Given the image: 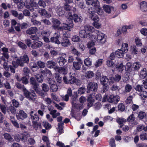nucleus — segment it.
<instances>
[{
  "mask_svg": "<svg viewBox=\"0 0 147 147\" xmlns=\"http://www.w3.org/2000/svg\"><path fill=\"white\" fill-rule=\"evenodd\" d=\"M36 78L37 80L40 82H42L43 79V76L42 74H36Z\"/></svg>",
  "mask_w": 147,
  "mask_h": 147,
  "instance_id": "45",
  "label": "nucleus"
},
{
  "mask_svg": "<svg viewBox=\"0 0 147 147\" xmlns=\"http://www.w3.org/2000/svg\"><path fill=\"white\" fill-rule=\"evenodd\" d=\"M121 49V50H122L125 53H126L128 49V44L126 43H122Z\"/></svg>",
  "mask_w": 147,
  "mask_h": 147,
  "instance_id": "41",
  "label": "nucleus"
},
{
  "mask_svg": "<svg viewBox=\"0 0 147 147\" xmlns=\"http://www.w3.org/2000/svg\"><path fill=\"white\" fill-rule=\"evenodd\" d=\"M125 107L124 104L122 103H119L118 106V110L123 112L125 110Z\"/></svg>",
  "mask_w": 147,
  "mask_h": 147,
  "instance_id": "42",
  "label": "nucleus"
},
{
  "mask_svg": "<svg viewBox=\"0 0 147 147\" xmlns=\"http://www.w3.org/2000/svg\"><path fill=\"white\" fill-rule=\"evenodd\" d=\"M37 121H32L33 127L36 130L38 129V124Z\"/></svg>",
  "mask_w": 147,
  "mask_h": 147,
  "instance_id": "61",
  "label": "nucleus"
},
{
  "mask_svg": "<svg viewBox=\"0 0 147 147\" xmlns=\"http://www.w3.org/2000/svg\"><path fill=\"white\" fill-rule=\"evenodd\" d=\"M125 92L126 93L130 92L132 89V87L130 85L127 84L125 86Z\"/></svg>",
  "mask_w": 147,
  "mask_h": 147,
  "instance_id": "48",
  "label": "nucleus"
},
{
  "mask_svg": "<svg viewBox=\"0 0 147 147\" xmlns=\"http://www.w3.org/2000/svg\"><path fill=\"white\" fill-rule=\"evenodd\" d=\"M97 36L92 35V39L94 41H96L100 44H104L106 41L105 35L101 32L98 30L96 31Z\"/></svg>",
  "mask_w": 147,
  "mask_h": 147,
  "instance_id": "4",
  "label": "nucleus"
},
{
  "mask_svg": "<svg viewBox=\"0 0 147 147\" xmlns=\"http://www.w3.org/2000/svg\"><path fill=\"white\" fill-rule=\"evenodd\" d=\"M135 119L134 115L133 114H132L128 117L127 120L129 122H133Z\"/></svg>",
  "mask_w": 147,
  "mask_h": 147,
  "instance_id": "49",
  "label": "nucleus"
},
{
  "mask_svg": "<svg viewBox=\"0 0 147 147\" xmlns=\"http://www.w3.org/2000/svg\"><path fill=\"white\" fill-rule=\"evenodd\" d=\"M103 60L102 59H99L96 61L95 63V65L96 67H98L100 66L102 63Z\"/></svg>",
  "mask_w": 147,
  "mask_h": 147,
  "instance_id": "58",
  "label": "nucleus"
},
{
  "mask_svg": "<svg viewBox=\"0 0 147 147\" xmlns=\"http://www.w3.org/2000/svg\"><path fill=\"white\" fill-rule=\"evenodd\" d=\"M57 61L60 65H63L66 62L65 59L63 57H61L57 59Z\"/></svg>",
  "mask_w": 147,
  "mask_h": 147,
  "instance_id": "38",
  "label": "nucleus"
},
{
  "mask_svg": "<svg viewBox=\"0 0 147 147\" xmlns=\"http://www.w3.org/2000/svg\"><path fill=\"white\" fill-rule=\"evenodd\" d=\"M12 102L13 105V106L14 107H15L16 108H17L19 106L20 104L19 102L15 99L12 100Z\"/></svg>",
  "mask_w": 147,
  "mask_h": 147,
  "instance_id": "56",
  "label": "nucleus"
},
{
  "mask_svg": "<svg viewBox=\"0 0 147 147\" xmlns=\"http://www.w3.org/2000/svg\"><path fill=\"white\" fill-rule=\"evenodd\" d=\"M144 89L143 88V85H137L135 88V90L136 91L140 92L144 90Z\"/></svg>",
  "mask_w": 147,
  "mask_h": 147,
  "instance_id": "51",
  "label": "nucleus"
},
{
  "mask_svg": "<svg viewBox=\"0 0 147 147\" xmlns=\"http://www.w3.org/2000/svg\"><path fill=\"white\" fill-rule=\"evenodd\" d=\"M56 11L57 13L59 16H62L64 14V12L63 10L62 7H59L56 9Z\"/></svg>",
  "mask_w": 147,
  "mask_h": 147,
  "instance_id": "39",
  "label": "nucleus"
},
{
  "mask_svg": "<svg viewBox=\"0 0 147 147\" xmlns=\"http://www.w3.org/2000/svg\"><path fill=\"white\" fill-rule=\"evenodd\" d=\"M2 7L4 9H6L7 8H10L11 6L9 3L6 4L5 3H2L1 4Z\"/></svg>",
  "mask_w": 147,
  "mask_h": 147,
  "instance_id": "53",
  "label": "nucleus"
},
{
  "mask_svg": "<svg viewBox=\"0 0 147 147\" xmlns=\"http://www.w3.org/2000/svg\"><path fill=\"white\" fill-rule=\"evenodd\" d=\"M141 33L144 36H147V29L146 28H142L140 31Z\"/></svg>",
  "mask_w": 147,
  "mask_h": 147,
  "instance_id": "64",
  "label": "nucleus"
},
{
  "mask_svg": "<svg viewBox=\"0 0 147 147\" xmlns=\"http://www.w3.org/2000/svg\"><path fill=\"white\" fill-rule=\"evenodd\" d=\"M18 45L19 47L23 49H26L27 47L26 45L21 42H18Z\"/></svg>",
  "mask_w": 147,
  "mask_h": 147,
  "instance_id": "54",
  "label": "nucleus"
},
{
  "mask_svg": "<svg viewBox=\"0 0 147 147\" xmlns=\"http://www.w3.org/2000/svg\"><path fill=\"white\" fill-rule=\"evenodd\" d=\"M72 40L73 41L77 42L80 40V38L79 36L76 35L73 36L72 38Z\"/></svg>",
  "mask_w": 147,
  "mask_h": 147,
  "instance_id": "60",
  "label": "nucleus"
},
{
  "mask_svg": "<svg viewBox=\"0 0 147 147\" xmlns=\"http://www.w3.org/2000/svg\"><path fill=\"white\" fill-rule=\"evenodd\" d=\"M142 100H145L147 97V92L146 91L142 90L139 94Z\"/></svg>",
  "mask_w": 147,
  "mask_h": 147,
  "instance_id": "33",
  "label": "nucleus"
},
{
  "mask_svg": "<svg viewBox=\"0 0 147 147\" xmlns=\"http://www.w3.org/2000/svg\"><path fill=\"white\" fill-rule=\"evenodd\" d=\"M34 111H32L30 113V116L31 118L32 121H38L39 120V117L36 113H34Z\"/></svg>",
  "mask_w": 147,
  "mask_h": 147,
  "instance_id": "21",
  "label": "nucleus"
},
{
  "mask_svg": "<svg viewBox=\"0 0 147 147\" xmlns=\"http://www.w3.org/2000/svg\"><path fill=\"white\" fill-rule=\"evenodd\" d=\"M73 26L74 24L73 21L71 20H69V23L67 22V24L63 23L61 24V26H58L56 29L61 31H63L64 29L71 31V28H73Z\"/></svg>",
  "mask_w": 147,
  "mask_h": 147,
  "instance_id": "9",
  "label": "nucleus"
},
{
  "mask_svg": "<svg viewBox=\"0 0 147 147\" xmlns=\"http://www.w3.org/2000/svg\"><path fill=\"white\" fill-rule=\"evenodd\" d=\"M98 88V86L97 83L90 82L87 86V93H90L91 91H92L94 92H96Z\"/></svg>",
  "mask_w": 147,
  "mask_h": 147,
  "instance_id": "10",
  "label": "nucleus"
},
{
  "mask_svg": "<svg viewBox=\"0 0 147 147\" xmlns=\"http://www.w3.org/2000/svg\"><path fill=\"white\" fill-rule=\"evenodd\" d=\"M46 65L48 67L53 68L56 65L55 63L52 60L47 61Z\"/></svg>",
  "mask_w": 147,
  "mask_h": 147,
  "instance_id": "37",
  "label": "nucleus"
},
{
  "mask_svg": "<svg viewBox=\"0 0 147 147\" xmlns=\"http://www.w3.org/2000/svg\"><path fill=\"white\" fill-rule=\"evenodd\" d=\"M54 35L55 36L51 38V42L58 45L61 44L64 47H67L70 45V41L68 38L69 35L66 32L63 34L62 37L60 36L58 32L54 33Z\"/></svg>",
  "mask_w": 147,
  "mask_h": 147,
  "instance_id": "1",
  "label": "nucleus"
},
{
  "mask_svg": "<svg viewBox=\"0 0 147 147\" xmlns=\"http://www.w3.org/2000/svg\"><path fill=\"white\" fill-rule=\"evenodd\" d=\"M125 52L121 49H118L115 53L116 57L118 58H122L123 57Z\"/></svg>",
  "mask_w": 147,
  "mask_h": 147,
  "instance_id": "27",
  "label": "nucleus"
},
{
  "mask_svg": "<svg viewBox=\"0 0 147 147\" xmlns=\"http://www.w3.org/2000/svg\"><path fill=\"white\" fill-rule=\"evenodd\" d=\"M30 82L33 89L34 90H36L38 88L39 84L37 82L36 80L34 78L31 77L30 78Z\"/></svg>",
  "mask_w": 147,
  "mask_h": 147,
  "instance_id": "13",
  "label": "nucleus"
},
{
  "mask_svg": "<svg viewBox=\"0 0 147 147\" xmlns=\"http://www.w3.org/2000/svg\"><path fill=\"white\" fill-rule=\"evenodd\" d=\"M19 59L23 63H28L29 62V58L26 55H24L23 56L21 57Z\"/></svg>",
  "mask_w": 147,
  "mask_h": 147,
  "instance_id": "29",
  "label": "nucleus"
},
{
  "mask_svg": "<svg viewBox=\"0 0 147 147\" xmlns=\"http://www.w3.org/2000/svg\"><path fill=\"white\" fill-rule=\"evenodd\" d=\"M100 80L102 85L109 84V80L106 76L100 78Z\"/></svg>",
  "mask_w": 147,
  "mask_h": 147,
  "instance_id": "26",
  "label": "nucleus"
},
{
  "mask_svg": "<svg viewBox=\"0 0 147 147\" xmlns=\"http://www.w3.org/2000/svg\"><path fill=\"white\" fill-rule=\"evenodd\" d=\"M135 42L137 46L140 47L142 45L141 39L138 37H136L135 39Z\"/></svg>",
  "mask_w": 147,
  "mask_h": 147,
  "instance_id": "52",
  "label": "nucleus"
},
{
  "mask_svg": "<svg viewBox=\"0 0 147 147\" xmlns=\"http://www.w3.org/2000/svg\"><path fill=\"white\" fill-rule=\"evenodd\" d=\"M88 12L89 13V18L94 21V22L93 23L94 26L97 29L100 28L101 24L98 22L99 20V19L96 15L95 10L92 8H90L89 9Z\"/></svg>",
  "mask_w": 147,
  "mask_h": 147,
  "instance_id": "2",
  "label": "nucleus"
},
{
  "mask_svg": "<svg viewBox=\"0 0 147 147\" xmlns=\"http://www.w3.org/2000/svg\"><path fill=\"white\" fill-rule=\"evenodd\" d=\"M117 123L120 125V128H121L123 126V123L125 122L126 121V119L123 118H119L117 119Z\"/></svg>",
  "mask_w": 147,
  "mask_h": 147,
  "instance_id": "25",
  "label": "nucleus"
},
{
  "mask_svg": "<svg viewBox=\"0 0 147 147\" xmlns=\"http://www.w3.org/2000/svg\"><path fill=\"white\" fill-rule=\"evenodd\" d=\"M85 92V88L83 87L79 88L78 90L79 94H83Z\"/></svg>",
  "mask_w": 147,
  "mask_h": 147,
  "instance_id": "63",
  "label": "nucleus"
},
{
  "mask_svg": "<svg viewBox=\"0 0 147 147\" xmlns=\"http://www.w3.org/2000/svg\"><path fill=\"white\" fill-rule=\"evenodd\" d=\"M23 91L24 95L29 100L34 101L36 99V96L34 90H32L31 92H30L24 87L23 88Z\"/></svg>",
  "mask_w": 147,
  "mask_h": 147,
  "instance_id": "6",
  "label": "nucleus"
},
{
  "mask_svg": "<svg viewBox=\"0 0 147 147\" xmlns=\"http://www.w3.org/2000/svg\"><path fill=\"white\" fill-rule=\"evenodd\" d=\"M3 136L9 142H12L14 141L13 138L9 134L5 133L3 134Z\"/></svg>",
  "mask_w": 147,
  "mask_h": 147,
  "instance_id": "30",
  "label": "nucleus"
},
{
  "mask_svg": "<svg viewBox=\"0 0 147 147\" xmlns=\"http://www.w3.org/2000/svg\"><path fill=\"white\" fill-rule=\"evenodd\" d=\"M35 91L36 93L43 99L44 98L45 96L47 94V92H44V91L42 90H40L39 88L37 89L36 90H35Z\"/></svg>",
  "mask_w": 147,
  "mask_h": 147,
  "instance_id": "19",
  "label": "nucleus"
},
{
  "mask_svg": "<svg viewBox=\"0 0 147 147\" xmlns=\"http://www.w3.org/2000/svg\"><path fill=\"white\" fill-rule=\"evenodd\" d=\"M130 49L131 53L133 54L136 55H139L138 49L135 45H133L131 46Z\"/></svg>",
  "mask_w": 147,
  "mask_h": 147,
  "instance_id": "28",
  "label": "nucleus"
},
{
  "mask_svg": "<svg viewBox=\"0 0 147 147\" xmlns=\"http://www.w3.org/2000/svg\"><path fill=\"white\" fill-rule=\"evenodd\" d=\"M131 64L130 63H127L125 67V70L128 71H130L131 70Z\"/></svg>",
  "mask_w": 147,
  "mask_h": 147,
  "instance_id": "55",
  "label": "nucleus"
},
{
  "mask_svg": "<svg viewBox=\"0 0 147 147\" xmlns=\"http://www.w3.org/2000/svg\"><path fill=\"white\" fill-rule=\"evenodd\" d=\"M39 14L43 16H46L47 18L51 17V15L50 14H47V12L45 9H40L38 11Z\"/></svg>",
  "mask_w": 147,
  "mask_h": 147,
  "instance_id": "23",
  "label": "nucleus"
},
{
  "mask_svg": "<svg viewBox=\"0 0 147 147\" xmlns=\"http://www.w3.org/2000/svg\"><path fill=\"white\" fill-rule=\"evenodd\" d=\"M30 66L32 70L33 71L36 70L38 68V67L36 64L34 63H31Z\"/></svg>",
  "mask_w": 147,
  "mask_h": 147,
  "instance_id": "59",
  "label": "nucleus"
},
{
  "mask_svg": "<svg viewBox=\"0 0 147 147\" xmlns=\"http://www.w3.org/2000/svg\"><path fill=\"white\" fill-rule=\"evenodd\" d=\"M19 136L20 140L22 141L25 142L27 140V136L24 134H19Z\"/></svg>",
  "mask_w": 147,
  "mask_h": 147,
  "instance_id": "36",
  "label": "nucleus"
},
{
  "mask_svg": "<svg viewBox=\"0 0 147 147\" xmlns=\"http://www.w3.org/2000/svg\"><path fill=\"white\" fill-rule=\"evenodd\" d=\"M42 43L40 42H33L31 45V47L34 49H36L41 47L42 45Z\"/></svg>",
  "mask_w": 147,
  "mask_h": 147,
  "instance_id": "20",
  "label": "nucleus"
},
{
  "mask_svg": "<svg viewBox=\"0 0 147 147\" xmlns=\"http://www.w3.org/2000/svg\"><path fill=\"white\" fill-rule=\"evenodd\" d=\"M102 8L106 13L110 14L114 11V7L110 5H104L102 6Z\"/></svg>",
  "mask_w": 147,
  "mask_h": 147,
  "instance_id": "11",
  "label": "nucleus"
},
{
  "mask_svg": "<svg viewBox=\"0 0 147 147\" xmlns=\"http://www.w3.org/2000/svg\"><path fill=\"white\" fill-rule=\"evenodd\" d=\"M88 102L87 106L89 107L92 106L93 102L94 101V97L92 96V94H91L88 96L87 100Z\"/></svg>",
  "mask_w": 147,
  "mask_h": 147,
  "instance_id": "15",
  "label": "nucleus"
},
{
  "mask_svg": "<svg viewBox=\"0 0 147 147\" xmlns=\"http://www.w3.org/2000/svg\"><path fill=\"white\" fill-rule=\"evenodd\" d=\"M133 66L136 70H138L140 67L141 65L139 62H135L134 63Z\"/></svg>",
  "mask_w": 147,
  "mask_h": 147,
  "instance_id": "57",
  "label": "nucleus"
},
{
  "mask_svg": "<svg viewBox=\"0 0 147 147\" xmlns=\"http://www.w3.org/2000/svg\"><path fill=\"white\" fill-rule=\"evenodd\" d=\"M125 67L123 65L122 63H121L117 66L116 67L117 71H118L119 73H121L122 71L124 69Z\"/></svg>",
  "mask_w": 147,
  "mask_h": 147,
  "instance_id": "44",
  "label": "nucleus"
},
{
  "mask_svg": "<svg viewBox=\"0 0 147 147\" xmlns=\"http://www.w3.org/2000/svg\"><path fill=\"white\" fill-rule=\"evenodd\" d=\"M115 142V140L113 138H111L109 143V145L111 147H116V144Z\"/></svg>",
  "mask_w": 147,
  "mask_h": 147,
  "instance_id": "47",
  "label": "nucleus"
},
{
  "mask_svg": "<svg viewBox=\"0 0 147 147\" xmlns=\"http://www.w3.org/2000/svg\"><path fill=\"white\" fill-rule=\"evenodd\" d=\"M66 16L67 18V20L66 21L69 23V22L70 20H71L72 21V19L76 23L80 22L82 20V17L76 14H74L72 15L70 12H68L66 14Z\"/></svg>",
  "mask_w": 147,
  "mask_h": 147,
  "instance_id": "5",
  "label": "nucleus"
},
{
  "mask_svg": "<svg viewBox=\"0 0 147 147\" xmlns=\"http://www.w3.org/2000/svg\"><path fill=\"white\" fill-rule=\"evenodd\" d=\"M38 31V29L36 27H30L26 31L27 34L29 35L34 34Z\"/></svg>",
  "mask_w": 147,
  "mask_h": 147,
  "instance_id": "17",
  "label": "nucleus"
},
{
  "mask_svg": "<svg viewBox=\"0 0 147 147\" xmlns=\"http://www.w3.org/2000/svg\"><path fill=\"white\" fill-rule=\"evenodd\" d=\"M16 117L18 120H24L27 117V115L23 110H20L16 114Z\"/></svg>",
  "mask_w": 147,
  "mask_h": 147,
  "instance_id": "12",
  "label": "nucleus"
},
{
  "mask_svg": "<svg viewBox=\"0 0 147 147\" xmlns=\"http://www.w3.org/2000/svg\"><path fill=\"white\" fill-rule=\"evenodd\" d=\"M42 90L44 91L45 92H48L49 90V87L48 85L45 83H44L42 84L41 85Z\"/></svg>",
  "mask_w": 147,
  "mask_h": 147,
  "instance_id": "46",
  "label": "nucleus"
},
{
  "mask_svg": "<svg viewBox=\"0 0 147 147\" xmlns=\"http://www.w3.org/2000/svg\"><path fill=\"white\" fill-rule=\"evenodd\" d=\"M12 65L13 67L14 68L17 67L19 65L21 66H24L23 63L19 59H18L16 61H13L12 62Z\"/></svg>",
  "mask_w": 147,
  "mask_h": 147,
  "instance_id": "18",
  "label": "nucleus"
},
{
  "mask_svg": "<svg viewBox=\"0 0 147 147\" xmlns=\"http://www.w3.org/2000/svg\"><path fill=\"white\" fill-rule=\"evenodd\" d=\"M146 116V114L145 112L142 111H141L139 112L138 117L139 119L141 120H142Z\"/></svg>",
  "mask_w": 147,
  "mask_h": 147,
  "instance_id": "31",
  "label": "nucleus"
},
{
  "mask_svg": "<svg viewBox=\"0 0 147 147\" xmlns=\"http://www.w3.org/2000/svg\"><path fill=\"white\" fill-rule=\"evenodd\" d=\"M82 64V63H81V62H77L74 61L73 62V66L76 70H79Z\"/></svg>",
  "mask_w": 147,
  "mask_h": 147,
  "instance_id": "34",
  "label": "nucleus"
},
{
  "mask_svg": "<svg viewBox=\"0 0 147 147\" xmlns=\"http://www.w3.org/2000/svg\"><path fill=\"white\" fill-rule=\"evenodd\" d=\"M94 31V28L92 26H85L83 30L79 32V36L82 38H87L91 35V33Z\"/></svg>",
  "mask_w": 147,
  "mask_h": 147,
  "instance_id": "3",
  "label": "nucleus"
},
{
  "mask_svg": "<svg viewBox=\"0 0 147 147\" xmlns=\"http://www.w3.org/2000/svg\"><path fill=\"white\" fill-rule=\"evenodd\" d=\"M69 80V84H73L76 83L77 85H79L80 84V81L77 79L74 76H71L70 77Z\"/></svg>",
  "mask_w": 147,
  "mask_h": 147,
  "instance_id": "16",
  "label": "nucleus"
},
{
  "mask_svg": "<svg viewBox=\"0 0 147 147\" xmlns=\"http://www.w3.org/2000/svg\"><path fill=\"white\" fill-rule=\"evenodd\" d=\"M10 118L11 121L13 125L18 128H19V125L16 121L14 120V117L11 116Z\"/></svg>",
  "mask_w": 147,
  "mask_h": 147,
  "instance_id": "43",
  "label": "nucleus"
},
{
  "mask_svg": "<svg viewBox=\"0 0 147 147\" xmlns=\"http://www.w3.org/2000/svg\"><path fill=\"white\" fill-rule=\"evenodd\" d=\"M112 60H108L107 61V65L109 67H112L114 65V63L113 62Z\"/></svg>",
  "mask_w": 147,
  "mask_h": 147,
  "instance_id": "62",
  "label": "nucleus"
},
{
  "mask_svg": "<svg viewBox=\"0 0 147 147\" xmlns=\"http://www.w3.org/2000/svg\"><path fill=\"white\" fill-rule=\"evenodd\" d=\"M1 50L3 52L2 54L3 56L4 57L7 59H8L9 58V55L7 53L8 51V49L5 47H3L1 49Z\"/></svg>",
  "mask_w": 147,
  "mask_h": 147,
  "instance_id": "32",
  "label": "nucleus"
},
{
  "mask_svg": "<svg viewBox=\"0 0 147 147\" xmlns=\"http://www.w3.org/2000/svg\"><path fill=\"white\" fill-rule=\"evenodd\" d=\"M103 100L104 101H107L111 103H113L115 104L117 103L119 100V96L111 95L109 96L108 95H104L103 97Z\"/></svg>",
  "mask_w": 147,
  "mask_h": 147,
  "instance_id": "8",
  "label": "nucleus"
},
{
  "mask_svg": "<svg viewBox=\"0 0 147 147\" xmlns=\"http://www.w3.org/2000/svg\"><path fill=\"white\" fill-rule=\"evenodd\" d=\"M52 22L53 23L52 27L55 29H56L57 26H59L61 24V22L55 18H53Z\"/></svg>",
  "mask_w": 147,
  "mask_h": 147,
  "instance_id": "22",
  "label": "nucleus"
},
{
  "mask_svg": "<svg viewBox=\"0 0 147 147\" xmlns=\"http://www.w3.org/2000/svg\"><path fill=\"white\" fill-rule=\"evenodd\" d=\"M84 64L87 66H90L92 65V60L89 58L86 59L84 61Z\"/></svg>",
  "mask_w": 147,
  "mask_h": 147,
  "instance_id": "40",
  "label": "nucleus"
},
{
  "mask_svg": "<svg viewBox=\"0 0 147 147\" xmlns=\"http://www.w3.org/2000/svg\"><path fill=\"white\" fill-rule=\"evenodd\" d=\"M140 137V140H147V132L141 134Z\"/></svg>",
  "mask_w": 147,
  "mask_h": 147,
  "instance_id": "50",
  "label": "nucleus"
},
{
  "mask_svg": "<svg viewBox=\"0 0 147 147\" xmlns=\"http://www.w3.org/2000/svg\"><path fill=\"white\" fill-rule=\"evenodd\" d=\"M58 89V87L56 83L52 84L50 86V90L52 92H56Z\"/></svg>",
  "mask_w": 147,
  "mask_h": 147,
  "instance_id": "35",
  "label": "nucleus"
},
{
  "mask_svg": "<svg viewBox=\"0 0 147 147\" xmlns=\"http://www.w3.org/2000/svg\"><path fill=\"white\" fill-rule=\"evenodd\" d=\"M140 9L142 11H147V3L145 1H142L140 3Z\"/></svg>",
  "mask_w": 147,
  "mask_h": 147,
  "instance_id": "24",
  "label": "nucleus"
},
{
  "mask_svg": "<svg viewBox=\"0 0 147 147\" xmlns=\"http://www.w3.org/2000/svg\"><path fill=\"white\" fill-rule=\"evenodd\" d=\"M90 5H92L94 8H88V10L89 9L92 8L94 10H96L97 11L98 14L101 15L102 14L103 11L100 7V3L98 0H92V2Z\"/></svg>",
  "mask_w": 147,
  "mask_h": 147,
  "instance_id": "7",
  "label": "nucleus"
},
{
  "mask_svg": "<svg viewBox=\"0 0 147 147\" xmlns=\"http://www.w3.org/2000/svg\"><path fill=\"white\" fill-rule=\"evenodd\" d=\"M54 69L56 72L63 74H66L67 72V69L65 67H55Z\"/></svg>",
  "mask_w": 147,
  "mask_h": 147,
  "instance_id": "14",
  "label": "nucleus"
}]
</instances>
